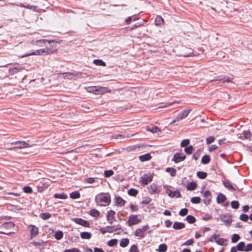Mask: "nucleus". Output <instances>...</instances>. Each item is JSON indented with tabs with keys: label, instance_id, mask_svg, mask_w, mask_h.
<instances>
[{
	"label": "nucleus",
	"instance_id": "obj_1",
	"mask_svg": "<svg viewBox=\"0 0 252 252\" xmlns=\"http://www.w3.org/2000/svg\"><path fill=\"white\" fill-rule=\"evenodd\" d=\"M95 201L97 205L105 206L110 204L111 196L109 193L101 192L95 196Z\"/></svg>",
	"mask_w": 252,
	"mask_h": 252
},
{
	"label": "nucleus",
	"instance_id": "obj_2",
	"mask_svg": "<svg viewBox=\"0 0 252 252\" xmlns=\"http://www.w3.org/2000/svg\"><path fill=\"white\" fill-rule=\"evenodd\" d=\"M194 56H196V54H195L191 48L185 46L182 47L181 53L179 55V56L189 57Z\"/></svg>",
	"mask_w": 252,
	"mask_h": 252
},
{
	"label": "nucleus",
	"instance_id": "obj_3",
	"mask_svg": "<svg viewBox=\"0 0 252 252\" xmlns=\"http://www.w3.org/2000/svg\"><path fill=\"white\" fill-rule=\"evenodd\" d=\"M141 221L140 219L137 218V215H131L129 216L128 220L126 221L129 226L137 224Z\"/></svg>",
	"mask_w": 252,
	"mask_h": 252
},
{
	"label": "nucleus",
	"instance_id": "obj_4",
	"mask_svg": "<svg viewBox=\"0 0 252 252\" xmlns=\"http://www.w3.org/2000/svg\"><path fill=\"white\" fill-rule=\"evenodd\" d=\"M186 158V156L185 155H182L181 153L177 152L174 155L172 161L175 163H178L184 161Z\"/></svg>",
	"mask_w": 252,
	"mask_h": 252
},
{
	"label": "nucleus",
	"instance_id": "obj_5",
	"mask_svg": "<svg viewBox=\"0 0 252 252\" xmlns=\"http://www.w3.org/2000/svg\"><path fill=\"white\" fill-rule=\"evenodd\" d=\"M153 180V175L145 174L141 177L140 182L143 185H146Z\"/></svg>",
	"mask_w": 252,
	"mask_h": 252
},
{
	"label": "nucleus",
	"instance_id": "obj_6",
	"mask_svg": "<svg viewBox=\"0 0 252 252\" xmlns=\"http://www.w3.org/2000/svg\"><path fill=\"white\" fill-rule=\"evenodd\" d=\"M73 220L76 223L86 227H89L90 226V223L88 221L82 218H75L73 219Z\"/></svg>",
	"mask_w": 252,
	"mask_h": 252
},
{
	"label": "nucleus",
	"instance_id": "obj_7",
	"mask_svg": "<svg viewBox=\"0 0 252 252\" xmlns=\"http://www.w3.org/2000/svg\"><path fill=\"white\" fill-rule=\"evenodd\" d=\"M114 205L117 206L118 207L123 206L125 203L126 201L123 199L122 197L118 195H116L115 196L114 199Z\"/></svg>",
	"mask_w": 252,
	"mask_h": 252
},
{
	"label": "nucleus",
	"instance_id": "obj_8",
	"mask_svg": "<svg viewBox=\"0 0 252 252\" xmlns=\"http://www.w3.org/2000/svg\"><path fill=\"white\" fill-rule=\"evenodd\" d=\"M44 55V50L43 49H41L39 50H37L35 51H32L31 52L26 53L21 56V58H24L30 56L32 55Z\"/></svg>",
	"mask_w": 252,
	"mask_h": 252
},
{
	"label": "nucleus",
	"instance_id": "obj_9",
	"mask_svg": "<svg viewBox=\"0 0 252 252\" xmlns=\"http://www.w3.org/2000/svg\"><path fill=\"white\" fill-rule=\"evenodd\" d=\"M221 221L225 223L226 225H229L232 222L231 216L229 214L221 215L220 218Z\"/></svg>",
	"mask_w": 252,
	"mask_h": 252
},
{
	"label": "nucleus",
	"instance_id": "obj_10",
	"mask_svg": "<svg viewBox=\"0 0 252 252\" xmlns=\"http://www.w3.org/2000/svg\"><path fill=\"white\" fill-rule=\"evenodd\" d=\"M190 109H185L180 112L176 117V120L179 121L186 118L190 113Z\"/></svg>",
	"mask_w": 252,
	"mask_h": 252
},
{
	"label": "nucleus",
	"instance_id": "obj_11",
	"mask_svg": "<svg viewBox=\"0 0 252 252\" xmlns=\"http://www.w3.org/2000/svg\"><path fill=\"white\" fill-rule=\"evenodd\" d=\"M115 214V212L112 210H110L107 212L106 219L108 222L111 224H112L113 220H115L114 215Z\"/></svg>",
	"mask_w": 252,
	"mask_h": 252
},
{
	"label": "nucleus",
	"instance_id": "obj_12",
	"mask_svg": "<svg viewBox=\"0 0 252 252\" xmlns=\"http://www.w3.org/2000/svg\"><path fill=\"white\" fill-rule=\"evenodd\" d=\"M233 80V78H230V77H228L226 76H217L215 78V79H214V80H215V81H221L222 83H224V82H227V83H229V82H231Z\"/></svg>",
	"mask_w": 252,
	"mask_h": 252
},
{
	"label": "nucleus",
	"instance_id": "obj_13",
	"mask_svg": "<svg viewBox=\"0 0 252 252\" xmlns=\"http://www.w3.org/2000/svg\"><path fill=\"white\" fill-rule=\"evenodd\" d=\"M54 42H55L54 40L39 39L36 40L33 44L38 46H43L44 45H45L47 42L51 43Z\"/></svg>",
	"mask_w": 252,
	"mask_h": 252
},
{
	"label": "nucleus",
	"instance_id": "obj_14",
	"mask_svg": "<svg viewBox=\"0 0 252 252\" xmlns=\"http://www.w3.org/2000/svg\"><path fill=\"white\" fill-rule=\"evenodd\" d=\"M30 227H32L30 230L31 238L32 239L38 234V228L33 225H30Z\"/></svg>",
	"mask_w": 252,
	"mask_h": 252
},
{
	"label": "nucleus",
	"instance_id": "obj_15",
	"mask_svg": "<svg viewBox=\"0 0 252 252\" xmlns=\"http://www.w3.org/2000/svg\"><path fill=\"white\" fill-rule=\"evenodd\" d=\"M31 244L35 246H42L43 249L47 245V241H44L42 240H39L37 241H32L31 242Z\"/></svg>",
	"mask_w": 252,
	"mask_h": 252
},
{
	"label": "nucleus",
	"instance_id": "obj_16",
	"mask_svg": "<svg viewBox=\"0 0 252 252\" xmlns=\"http://www.w3.org/2000/svg\"><path fill=\"white\" fill-rule=\"evenodd\" d=\"M15 144L17 145V146L15 147H13V148H10V149H14V148H17V149H23V148H26L28 145V144L25 141H16L15 142Z\"/></svg>",
	"mask_w": 252,
	"mask_h": 252
},
{
	"label": "nucleus",
	"instance_id": "obj_17",
	"mask_svg": "<svg viewBox=\"0 0 252 252\" xmlns=\"http://www.w3.org/2000/svg\"><path fill=\"white\" fill-rule=\"evenodd\" d=\"M14 222L12 221L6 222L0 225V228L1 229H9L14 227Z\"/></svg>",
	"mask_w": 252,
	"mask_h": 252
},
{
	"label": "nucleus",
	"instance_id": "obj_18",
	"mask_svg": "<svg viewBox=\"0 0 252 252\" xmlns=\"http://www.w3.org/2000/svg\"><path fill=\"white\" fill-rule=\"evenodd\" d=\"M226 196L222 193H219L217 197V202L218 204H221L225 201L226 200Z\"/></svg>",
	"mask_w": 252,
	"mask_h": 252
},
{
	"label": "nucleus",
	"instance_id": "obj_19",
	"mask_svg": "<svg viewBox=\"0 0 252 252\" xmlns=\"http://www.w3.org/2000/svg\"><path fill=\"white\" fill-rule=\"evenodd\" d=\"M168 195L170 197L173 198V197H176V198H179L181 197V194L179 191L178 190H175V191H172L171 190H168Z\"/></svg>",
	"mask_w": 252,
	"mask_h": 252
},
{
	"label": "nucleus",
	"instance_id": "obj_20",
	"mask_svg": "<svg viewBox=\"0 0 252 252\" xmlns=\"http://www.w3.org/2000/svg\"><path fill=\"white\" fill-rule=\"evenodd\" d=\"M185 227V224L183 222L175 221L173 225V228L176 230H180Z\"/></svg>",
	"mask_w": 252,
	"mask_h": 252
},
{
	"label": "nucleus",
	"instance_id": "obj_21",
	"mask_svg": "<svg viewBox=\"0 0 252 252\" xmlns=\"http://www.w3.org/2000/svg\"><path fill=\"white\" fill-rule=\"evenodd\" d=\"M222 183L223 186L227 188L230 190L235 191L236 190V189L233 187V186L230 184L229 181L228 180H225L222 181Z\"/></svg>",
	"mask_w": 252,
	"mask_h": 252
},
{
	"label": "nucleus",
	"instance_id": "obj_22",
	"mask_svg": "<svg viewBox=\"0 0 252 252\" xmlns=\"http://www.w3.org/2000/svg\"><path fill=\"white\" fill-rule=\"evenodd\" d=\"M151 158L152 157L150 153H146L139 157V160L142 162L148 161L150 160Z\"/></svg>",
	"mask_w": 252,
	"mask_h": 252
},
{
	"label": "nucleus",
	"instance_id": "obj_23",
	"mask_svg": "<svg viewBox=\"0 0 252 252\" xmlns=\"http://www.w3.org/2000/svg\"><path fill=\"white\" fill-rule=\"evenodd\" d=\"M227 239L226 238H217L216 243L220 246H226L227 245Z\"/></svg>",
	"mask_w": 252,
	"mask_h": 252
},
{
	"label": "nucleus",
	"instance_id": "obj_24",
	"mask_svg": "<svg viewBox=\"0 0 252 252\" xmlns=\"http://www.w3.org/2000/svg\"><path fill=\"white\" fill-rule=\"evenodd\" d=\"M197 187V184L194 182H191L189 183L186 186V189L188 190H193Z\"/></svg>",
	"mask_w": 252,
	"mask_h": 252
},
{
	"label": "nucleus",
	"instance_id": "obj_25",
	"mask_svg": "<svg viewBox=\"0 0 252 252\" xmlns=\"http://www.w3.org/2000/svg\"><path fill=\"white\" fill-rule=\"evenodd\" d=\"M80 193L78 191H74L71 192L69 194V197L72 199H78L80 197Z\"/></svg>",
	"mask_w": 252,
	"mask_h": 252
},
{
	"label": "nucleus",
	"instance_id": "obj_26",
	"mask_svg": "<svg viewBox=\"0 0 252 252\" xmlns=\"http://www.w3.org/2000/svg\"><path fill=\"white\" fill-rule=\"evenodd\" d=\"M80 237L82 239H90L92 234L89 232H82L80 233Z\"/></svg>",
	"mask_w": 252,
	"mask_h": 252
},
{
	"label": "nucleus",
	"instance_id": "obj_27",
	"mask_svg": "<svg viewBox=\"0 0 252 252\" xmlns=\"http://www.w3.org/2000/svg\"><path fill=\"white\" fill-rule=\"evenodd\" d=\"M211 158L209 156L207 155H204L201 158V162L202 164H207L210 162Z\"/></svg>",
	"mask_w": 252,
	"mask_h": 252
},
{
	"label": "nucleus",
	"instance_id": "obj_28",
	"mask_svg": "<svg viewBox=\"0 0 252 252\" xmlns=\"http://www.w3.org/2000/svg\"><path fill=\"white\" fill-rule=\"evenodd\" d=\"M134 235L136 237H139L140 238H144L145 237L144 232L140 228H137L135 230Z\"/></svg>",
	"mask_w": 252,
	"mask_h": 252
},
{
	"label": "nucleus",
	"instance_id": "obj_29",
	"mask_svg": "<svg viewBox=\"0 0 252 252\" xmlns=\"http://www.w3.org/2000/svg\"><path fill=\"white\" fill-rule=\"evenodd\" d=\"M93 63L97 66H105L106 65V63L103 60L100 59L94 60Z\"/></svg>",
	"mask_w": 252,
	"mask_h": 252
},
{
	"label": "nucleus",
	"instance_id": "obj_30",
	"mask_svg": "<svg viewBox=\"0 0 252 252\" xmlns=\"http://www.w3.org/2000/svg\"><path fill=\"white\" fill-rule=\"evenodd\" d=\"M165 171L170 173L171 177H175L176 175V170L173 167H167L165 169Z\"/></svg>",
	"mask_w": 252,
	"mask_h": 252
},
{
	"label": "nucleus",
	"instance_id": "obj_31",
	"mask_svg": "<svg viewBox=\"0 0 252 252\" xmlns=\"http://www.w3.org/2000/svg\"><path fill=\"white\" fill-rule=\"evenodd\" d=\"M89 214L95 218H97L100 215V212L95 209H92L89 212Z\"/></svg>",
	"mask_w": 252,
	"mask_h": 252
},
{
	"label": "nucleus",
	"instance_id": "obj_32",
	"mask_svg": "<svg viewBox=\"0 0 252 252\" xmlns=\"http://www.w3.org/2000/svg\"><path fill=\"white\" fill-rule=\"evenodd\" d=\"M129 242L128 238H123L120 241V246L122 248H125L128 245Z\"/></svg>",
	"mask_w": 252,
	"mask_h": 252
},
{
	"label": "nucleus",
	"instance_id": "obj_33",
	"mask_svg": "<svg viewBox=\"0 0 252 252\" xmlns=\"http://www.w3.org/2000/svg\"><path fill=\"white\" fill-rule=\"evenodd\" d=\"M197 177L200 179H204L207 176V173L204 171H198L196 173Z\"/></svg>",
	"mask_w": 252,
	"mask_h": 252
},
{
	"label": "nucleus",
	"instance_id": "obj_34",
	"mask_svg": "<svg viewBox=\"0 0 252 252\" xmlns=\"http://www.w3.org/2000/svg\"><path fill=\"white\" fill-rule=\"evenodd\" d=\"M54 197L62 199H65L67 198V195L65 193H56L54 195Z\"/></svg>",
	"mask_w": 252,
	"mask_h": 252
},
{
	"label": "nucleus",
	"instance_id": "obj_35",
	"mask_svg": "<svg viewBox=\"0 0 252 252\" xmlns=\"http://www.w3.org/2000/svg\"><path fill=\"white\" fill-rule=\"evenodd\" d=\"M63 231L61 230H58L55 232V238L57 240H60L63 237Z\"/></svg>",
	"mask_w": 252,
	"mask_h": 252
},
{
	"label": "nucleus",
	"instance_id": "obj_36",
	"mask_svg": "<svg viewBox=\"0 0 252 252\" xmlns=\"http://www.w3.org/2000/svg\"><path fill=\"white\" fill-rule=\"evenodd\" d=\"M51 216V214L48 212L42 213L39 215V217L43 220L49 219Z\"/></svg>",
	"mask_w": 252,
	"mask_h": 252
},
{
	"label": "nucleus",
	"instance_id": "obj_37",
	"mask_svg": "<svg viewBox=\"0 0 252 252\" xmlns=\"http://www.w3.org/2000/svg\"><path fill=\"white\" fill-rule=\"evenodd\" d=\"M186 220L190 224L193 223L196 221L195 218L192 215L187 216Z\"/></svg>",
	"mask_w": 252,
	"mask_h": 252
},
{
	"label": "nucleus",
	"instance_id": "obj_38",
	"mask_svg": "<svg viewBox=\"0 0 252 252\" xmlns=\"http://www.w3.org/2000/svg\"><path fill=\"white\" fill-rule=\"evenodd\" d=\"M155 25L160 26L163 23V19L160 16H158L155 20Z\"/></svg>",
	"mask_w": 252,
	"mask_h": 252
},
{
	"label": "nucleus",
	"instance_id": "obj_39",
	"mask_svg": "<svg viewBox=\"0 0 252 252\" xmlns=\"http://www.w3.org/2000/svg\"><path fill=\"white\" fill-rule=\"evenodd\" d=\"M245 243L244 242H239L236 247L237 248V249L238 250V251L240 252H243L245 251Z\"/></svg>",
	"mask_w": 252,
	"mask_h": 252
},
{
	"label": "nucleus",
	"instance_id": "obj_40",
	"mask_svg": "<svg viewBox=\"0 0 252 252\" xmlns=\"http://www.w3.org/2000/svg\"><path fill=\"white\" fill-rule=\"evenodd\" d=\"M127 193L131 196H136L138 194L137 190L133 188H131L127 191Z\"/></svg>",
	"mask_w": 252,
	"mask_h": 252
},
{
	"label": "nucleus",
	"instance_id": "obj_41",
	"mask_svg": "<svg viewBox=\"0 0 252 252\" xmlns=\"http://www.w3.org/2000/svg\"><path fill=\"white\" fill-rule=\"evenodd\" d=\"M167 250V246L165 244H161L159 245L158 251V252H166Z\"/></svg>",
	"mask_w": 252,
	"mask_h": 252
},
{
	"label": "nucleus",
	"instance_id": "obj_42",
	"mask_svg": "<svg viewBox=\"0 0 252 252\" xmlns=\"http://www.w3.org/2000/svg\"><path fill=\"white\" fill-rule=\"evenodd\" d=\"M240 239V237L238 234H234L232 235L231 237V242L232 243H235L237 242L239 239Z\"/></svg>",
	"mask_w": 252,
	"mask_h": 252
},
{
	"label": "nucleus",
	"instance_id": "obj_43",
	"mask_svg": "<svg viewBox=\"0 0 252 252\" xmlns=\"http://www.w3.org/2000/svg\"><path fill=\"white\" fill-rule=\"evenodd\" d=\"M43 49L44 50V55L52 54L56 50V49H53V48L49 47L45 48Z\"/></svg>",
	"mask_w": 252,
	"mask_h": 252
},
{
	"label": "nucleus",
	"instance_id": "obj_44",
	"mask_svg": "<svg viewBox=\"0 0 252 252\" xmlns=\"http://www.w3.org/2000/svg\"><path fill=\"white\" fill-rule=\"evenodd\" d=\"M150 189H151V190H150V192L152 194L158 192V191L157 190V185L155 183H153L152 185H151V186H150Z\"/></svg>",
	"mask_w": 252,
	"mask_h": 252
},
{
	"label": "nucleus",
	"instance_id": "obj_45",
	"mask_svg": "<svg viewBox=\"0 0 252 252\" xmlns=\"http://www.w3.org/2000/svg\"><path fill=\"white\" fill-rule=\"evenodd\" d=\"M242 134H243L244 137L245 138V139H250L252 136V133L249 130L244 131L242 133Z\"/></svg>",
	"mask_w": 252,
	"mask_h": 252
},
{
	"label": "nucleus",
	"instance_id": "obj_46",
	"mask_svg": "<svg viewBox=\"0 0 252 252\" xmlns=\"http://www.w3.org/2000/svg\"><path fill=\"white\" fill-rule=\"evenodd\" d=\"M190 201L193 204H198L201 202V198L199 196H194L191 198Z\"/></svg>",
	"mask_w": 252,
	"mask_h": 252
},
{
	"label": "nucleus",
	"instance_id": "obj_47",
	"mask_svg": "<svg viewBox=\"0 0 252 252\" xmlns=\"http://www.w3.org/2000/svg\"><path fill=\"white\" fill-rule=\"evenodd\" d=\"M193 149V146L189 145V146L186 147L185 148L184 151L187 154L190 155L192 153Z\"/></svg>",
	"mask_w": 252,
	"mask_h": 252
},
{
	"label": "nucleus",
	"instance_id": "obj_48",
	"mask_svg": "<svg viewBox=\"0 0 252 252\" xmlns=\"http://www.w3.org/2000/svg\"><path fill=\"white\" fill-rule=\"evenodd\" d=\"M118 240L116 239H113L108 242L107 245L109 247H114L117 244Z\"/></svg>",
	"mask_w": 252,
	"mask_h": 252
},
{
	"label": "nucleus",
	"instance_id": "obj_49",
	"mask_svg": "<svg viewBox=\"0 0 252 252\" xmlns=\"http://www.w3.org/2000/svg\"><path fill=\"white\" fill-rule=\"evenodd\" d=\"M231 207L235 209H237L239 208L240 204L238 201L233 200L231 202Z\"/></svg>",
	"mask_w": 252,
	"mask_h": 252
},
{
	"label": "nucleus",
	"instance_id": "obj_50",
	"mask_svg": "<svg viewBox=\"0 0 252 252\" xmlns=\"http://www.w3.org/2000/svg\"><path fill=\"white\" fill-rule=\"evenodd\" d=\"M20 69L18 67H15L13 68H10L9 69V72L10 74H14L17 73L20 71Z\"/></svg>",
	"mask_w": 252,
	"mask_h": 252
},
{
	"label": "nucleus",
	"instance_id": "obj_51",
	"mask_svg": "<svg viewBox=\"0 0 252 252\" xmlns=\"http://www.w3.org/2000/svg\"><path fill=\"white\" fill-rule=\"evenodd\" d=\"M147 130L148 131H151L152 132V133H157L158 132V131H159L160 130L159 129L158 127L157 126H152L151 128H150L149 127H148L147 128Z\"/></svg>",
	"mask_w": 252,
	"mask_h": 252
},
{
	"label": "nucleus",
	"instance_id": "obj_52",
	"mask_svg": "<svg viewBox=\"0 0 252 252\" xmlns=\"http://www.w3.org/2000/svg\"><path fill=\"white\" fill-rule=\"evenodd\" d=\"M114 172L112 170H108L104 171V176L106 178L111 177L114 174Z\"/></svg>",
	"mask_w": 252,
	"mask_h": 252
},
{
	"label": "nucleus",
	"instance_id": "obj_53",
	"mask_svg": "<svg viewBox=\"0 0 252 252\" xmlns=\"http://www.w3.org/2000/svg\"><path fill=\"white\" fill-rule=\"evenodd\" d=\"M24 192L26 193H31L32 192V188L30 186H25L23 189Z\"/></svg>",
	"mask_w": 252,
	"mask_h": 252
},
{
	"label": "nucleus",
	"instance_id": "obj_54",
	"mask_svg": "<svg viewBox=\"0 0 252 252\" xmlns=\"http://www.w3.org/2000/svg\"><path fill=\"white\" fill-rule=\"evenodd\" d=\"M106 88L101 87L99 88L98 89H97V91H96V93H95L96 94H103L104 93L106 92Z\"/></svg>",
	"mask_w": 252,
	"mask_h": 252
},
{
	"label": "nucleus",
	"instance_id": "obj_55",
	"mask_svg": "<svg viewBox=\"0 0 252 252\" xmlns=\"http://www.w3.org/2000/svg\"><path fill=\"white\" fill-rule=\"evenodd\" d=\"M189 140L186 139L183 140L181 143V146L182 147H187L189 144Z\"/></svg>",
	"mask_w": 252,
	"mask_h": 252
},
{
	"label": "nucleus",
	"instance_id": "obj_56",
	"mask_svg": "<svg viewBox=\"0 0 252 252\" xmlns=\"http://www.w3.org/2000/svg\"><path fill=\"white\" fill-rule=\"evenodd\" d=\"M188 213V209L187 208L182 209L179 212V215L181 216H184Z\"/></svg>",
	"mask_w": 252,
	"mask_h": 252
},
{
	"label": "nucleus",
	"instance_id": "obj_57",
	"mask_svg": "<svg viewBox=\"0 0 252 252\" xmlns=\"http://www.w3.org/2000/svg\"><path fill=\"white\" fill-rule=\"evenodd\" d=\"M63 252H81V251L78 248H73L69 249H65Z\"/></svg>",
	"mask_w": 252,
	"mask_h": 252
},
{
	"label": "nucleus",
	"instance_id": "obj_58",
	"mask_svg": "<svg viewBox=\"0 0 252 252\" xmlns=\"http://www.w3.org/2000/svg\"><path fill=\"white\" fill-rule=\"evenodd\" d=\"M138 251L137 246L136 244L132 245L129 250V252H138Z\"/></svg>",
	"mask_w": 252,
	"mask_h": 252
},
{
	"label": "nucleus",
	"instance_id": "obj_59",
	"mask_svg": "<svg viewBox=\"0 0 252 252\" xmlns=\"http://www.w3.org/2000/svg\"><path fill=\"white\" fill-rule=\"evenodd\" d=\"M240 219L243 221L246 222L249 219V217L247 214H242L240 216Z\"/></svg>",
	"mask_w": 252,
	"mask_h": 252
},
{
	"label": "nucleus",
	"instance_id": "obj_60",
	"mask_svg": "<svg viewBox=\"0 0 252 252\" xmlns=\"http://www.w3.org/2000/svg\"><path fill=\"white\" fill-rule=\"evenodd\" d=\"M218 235H216V234H214L211 236L208 239V241L211 242H215L216 240L218 238Z\"/></svg>",
	"mask_w": 252,
	"mask_h": 252
},
{
	"label": "nucleus",
	"instance_id": "obj_61",
	"mask_svg": "<svg viewBox=\"0 0 252 252\" xmlns=\"http://www.w3.org/2000/svg\"><path fill=\"white\" fill-rule=\"evenodd\" d=\"M200 150H198L197 151L195 152L192 155V158L195 160H197L200 157Z\"/></svg>",
	"mask_w": 252,
	"mask_h": 252
},
{
	"label": "nucleus",
	"instance_id": "obj_62",
	"mask_svg": "<svg viewBox=\"0 0 252 252\" xmlns=\"http://www.w3.org/2000/svg\"><path fill=\"white\" fill-rule=\"evenodd\" d=\"M203 197L204 198H211L212 196V193L209 190H206L203 193Z\"/></svg>",
	"mask_w": 252,
	"mask_h": 252
},
{
	"label": "nucleus",
	"instance_id": "obj_63",
	"mask_svg": "<svg viewBox=\"0 0 252 252\" xmlns=\"http://www.w3.org/2000/svg\"><path fill=\"white\" fill-rule=\"evenodd\" d=\"M215 137L213 136H210L207 138L206 143L207 144L212 143L215 140Z\"/></svg>",
	"mask_w": 252,
	"mask_h": 252
},
{
	"label": "nucleus",
	"instance_id": "obj_64",
	"mask_svg": "<svg viewBox=\"0 0 252 252\" xmlns=\"http://www.w3.org/2000/svg\"><path fill=\"white\" fill-rule=\"evenodd\" d=\"M252 251V244H248L245 248V252H249Z\"/></svg>",
	"mask_w": 252,
	"mask_h": 252
}]
</instances>
